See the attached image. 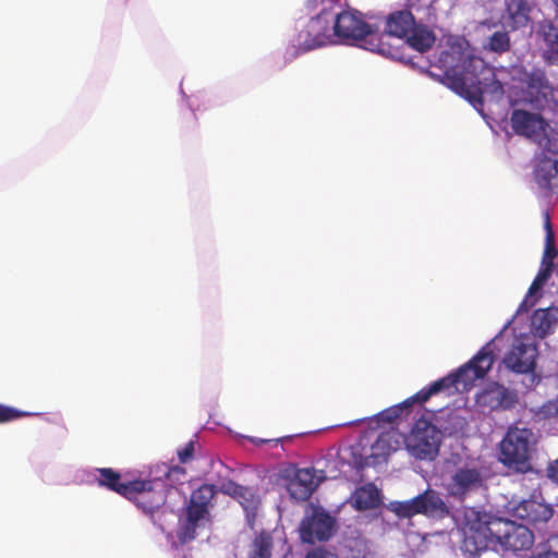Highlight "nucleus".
<instances>
[{"label": "nucleus", "mask_w": 558, "mask_h": 558, "mask_svg": "<svg viewBox=\"0 0 558 558\" xmlns=\"http://www.w3.org/2000/svg\"><path fill=\"white\" fill-rule=\"evenodd\" d=\"M439 61L446 68L445 84L473 105H482L483 95L487 92L504 94V86L496 78L493 68L482 58L452 47L441 52Z\"/></svg>", "instance_id": "obj_1"}, {"label": "nucleus", "mask_w": 558, "mask_h": 558, "mask_svg": "<svg viewBox=\"0 0 558 558\" xmlns=\"http://www.w3.org/2000/svg\"><path fill=\"white\" fill-rule=\"evenodd\" d=\"M495 348L494 340H490L470 361L427 388L421 389L415 398L427 401L433 395L452 387L457 391H469L477 379L484 378L490 371L496 359Z\"/></svg>", "instance_id": "obj_2"}, {"label": "nucleus", "mask_w": 558, "mask_h": 558, "mask_svg": "<svg viewBox=\"0 0 558 558\" xmlns=\"http://www.w3.org/2000/svg\"><path fill=\"white\" fill-rule=\"evenodd\" d=\"M332 38L337 37L340 41L347 44L363 43V47L369 51L389 58H399V52L389 43L384 41V36H379L372 29L359 11H342L333 19Z\"/></svg>", "instance_id": "obj_3"}, {"label": "nucleus", "mask_w": 558, "mask_h": 558, "mask_svg": "<svg viewBox=\"0 0 558 558\" xmlns=\"http://www.w3.org/2000/svg\"><path fill=\"white\" fill-rule=\"evenodd\" d=\"M484 485L483 472L474 462L465 461L459 454L447 460L444 488L448 498L462 504Z\"/></svg>", "instance_id": "obj_4"}, {"label": "nucleus", "mask_w": 558, "mask_h": 558, "mask_svg": "<svg viewBox=\"0 0 558 558\" xmlns=\"http://www.w3.org/2000/svg\"><path fill=\"white\" fill-rule=\"evenodd\" d=\"M533 432L526 427L511 426L500 442V461L519 473L532 470L530 446Z\"/></svg>", "instance_id": "obj_5"}, {"label": "nucleus", "mask_w": 558, "mask_h": 558, "mask_svg": "<svg viewBox=\"0 0 558 558\" xmlns=\"http://www.w3.org/2000/svg\"><path fill=\"white\" fill-rule=\"evenodd\" d=\"M487 531L492 539L505 551H526L535 542V536L527 526L511 520H494L488 524Z\"/></svg>", "instance_id": "obj_6"}, {"label": "nucleus", "mask_w": 558, "mask_h": 558, "mask_svg": "<svg viewBox=\"0 0 558 558\" xmlns=\"http://www.w3.org/2000/svg\"><path fill=\"white\" fill-rule=\"evenodd\" d=\"M407 450L418 460H434L441 445V432L429 421L420 417L404 438Z\"/></svg>", "instance_id": "obj_7"}, {"label": "nucleus", "mask_w": 558, "mask_h": 558, "mask_svg": "<svg viewBox=\"0 0 558 558\" xmlns=\"http://www.w3.org/2000/svg\"><path fill=\"white\" fill-rule=\"evenodd\" d=\"M330 22L331 20L326 11H322L315 17H312L299 32L291 57L296 58L300 54L333 44Z\"/></svg>", "instance_id": "obj_8"}, {"label": "nucleus", "mask_w": 558, "mask_h": 558, "mask_svg": "<svg viewBox=\"0 0 558 558\" xmlns=\"http://www.w3.org/2000/svg\"><path fill=\"white\" fill-rule=\"evenodd\" d=\"M168 484L163 478L134 480L126 499L146 514H154L167 500Z\"/></svg>", "instance_id": "obj_9"}, {"label": "nucleus", "mask_w": 558, "mask_h": 558, "mask_svg": "<svg viewBox=\"0 0 558 558\" xmlns=\"http://www.w3.org/2000/svg\"><path fill=\"white\" fill-rule=\"evenodd\" d=\"M337 522L324 509L315 508L310 515H305L300 524V538L303 543L315 544L326 542L336 532Z\"/></svg>", "instance_id": "obj_10"}, {"label": "nucleus", "mask_w": 558, "mask_h": 558, "mask_svg": "<svg viewBox=\"0 0 558 558\" xmlns=\"http://www.w3.org/2000/svg\"><path fill=\"white\" fill-rule=\"evenodd\" d=\"M519 398L515 390L497 383L488 381L476 393L475 402L482 409L490 411L511 410L518 403Z\"/></svg>", "instance_id": "obj_11"}, {"label": "nucleus", "mask_w": 558, "mask_h": 558, "mask_svg": "<svg viewBox=\"0 0 558 558\" xmlns=\"http://www.w3.org/2000/svg\"><path fill=\"white\" fill-rule=\"evenodd\" d=\"M510 121L515 134L522 135L535 144L549 128L548 123L541 114L522 109H514L511 113Z\"/></svg>", "instance_id": "obj_12"}, {"label": "nucleus", "mask_w": 558, "mask_h": 558, "mask_svg": "<svg viewBox=\"0 0 558 558\" xmlns=\"http://www.w3.org/2000/svg\"><path fill=\"white\" fill-rule=\"evenodd\" d=\"M513 514L541 532L547 527L548 522L553 519L554 509L545 502L527 499L522 500L513 509Z\"/></svg>", "instance_id": "obj_13"}, {"label": "nucleus", "mask_w": 558, "mask_h": 558, "mask_svg": "<svg viewBox=\"0 0 558 558\" xmlns=\"http://www.w3.org/2000/svg\"><path fill=\"white\" fill-rule=\"evenodd\" d=\"M537 348L533 343L517 341L506 354L504 364L518 374H527L536 366Z\"/></svg>", "instance_id": "obj_14"}, {"label": "nucleus", "mask_w": 558, "mask_h": 558, "mask_svg": "<svg viewBox=\"0 0 558 558\" xmlns=\"http://www.w3.org/2000/svg\"><path fill=\"white\" fill-rule=\"evenodd\" d=\"M409 8L410 9L395 11L387 16L385 34H379V36H384V41L390 36L400 39L405 38L411 29L414 28L416 21L411 11L414 9V4L411 1Z\"/></svg>", "instance_id": "obj_15"}, {"label": "nucleus", "mask_w": 558, "mask_h": 558, "mask_svg": "<svg viewBox=\"0 0 558 558\" xmlns=\"http://www.w3.org/2000/svg\"><path fill=\"white\" fill-rule=\"evenodd\" d=\"M520 83L527 94L535 99H547L553 94V87L542 69L522 70L519 75Z\"/></svg>", "instance_id": "obj_16"}, {"label": "nucleus", "mask_w": 558, "mask_h": 558, "mask_svg": "<svg viewBox=\"0 0 558 558\" xmlns=\"http://www.w3.org/2000/svg\"><path fill=\"white\" fill-rule=\"evenodd\" d=\"M318 485L315 471L312 469H300L289 482L288 490L290 496L299 501L307 500Z\"/></svg>", "instance_id": "obj_17"}, {"label": "nucleus", "mask_w": 558, "mask_h": 558, "mask_svg": "<svg viewBox=\"0 0 558 558\" xmlns=\"http://www.w3.org/2000/svg\"><path fill=\"white\" fill-rule=\"evenodd\" d=\"M209 515V509L189 504L185 512V520L181 524L178 537L181 543H186L196 537V530L201 521Z\"/></svg>", "instance_id": "obj_18"}, {"label": "nucleus", "mask_w": 558, "mask_h": 558, "mask_svg": "<svg viewBox=\"0 0 558 558\" xmlns=\"http://www.w3.org/2000/svg\"><path fill=\"white\" fill-rule=\"evenodd\" d=\"M531 7L526 0H506L504 21L512 31L527 26Z\"/></svg>", "instance_id": "obj_19"}, {"label": "nucleus", "mask_w": 558, "mask_h": 558, "mask_svg": "<svg viewBox=\"0 0 558 558\" xmlns=\"http://www.w3.org/2000/svg\"><path fill=\"white\" fill-rule=\"evenodd\" d=\"M226 492L240 502L246 512L248 521L253 524L259 505V499L253 489L234 482H229L226 485Z\"/></svg>", "instance_id": "obj_20"}, {"label": "nucleus", "mask_w": 558, "mask_h": 558, "mask_svg": "<svg viewBox=\"0 0 558 558\" xmlns=\"http://www.w3.org/2000/svg\"><path fill=\"white\" fill-rule=\"evenodd\" d=\"M535 181L541 189L558 190V160L544 157L538 160L535 171Z\"/></svg>", "instance_id": "obj_21"}, {"label": "nucleus", "mask_w": 558, "mask_h": 558, "mask_svg": "<svg viewBox=\"0 0 558 558\" xmlns=\"http://www.w3.org/2000/svg\"><path fill=\"white\" fill-rule=\"evenodd\" d=\"M418 499L420 514L439 518L449 514V509L437 490L428 488L418 495Z\"/></svg>", "instance_id": "obj_22"}, {"label": "nucleus", "mask_w": 558, "mask_h": 558, "mask_svg": "<svg viewBox=\"0 0 558 558\" xmlns=\"http://www.w3.org/2000/svg\"><path fill=\"white\" fill-rule=\"evenodd\" d=\"M98 476L96 481L99 486L106 487L107 489L119 494L120 496L126 498L132 488L131 482H122L121 473L114 471L111 468H100L97 469Z\"/></svg>", "instance_id": "obj_23"}, {"label": "nucleus", "mask_w": 558, "mask_h": 558, "mask_svg": "<svg viewBox=\"0 0 558 558\" xmlns=\"http://www.w3.org/2000/svg\"><path fill=\"white\" fill-rule=\"evenodd\" d=\"M558 322V308L547 307L534 312L532 316V327L535 333L544 338L551 332L554 326Z\"/></svg>", "instance_id": "obj_24"}, {"label": "nucleus", "mask_w": 558, "mask_h": 558, "mask_svg": "<svg viewBox=\"0 0 558 558\" xmlns=\"http://www.w3.org/2000/svg\"><path fill=\"white\" fill-rule=\"evenodd\" d=\"M435 40L434 33L427 26L420 23H416L410 34L405 36V43L420 52L430 49Z\"/></svg>", "instance_id": "obj_25"}, {"label": "nucleus", "mask_w": 558, "mask_h": 558, "mask_svg": "<svg viewBox=\"0 0 558 558\" xmlns=\"http://www.w3.org/2000/svg\"><path fill=\"white\" fill-rule=\"evenodd\" d=\"M414 402L423 403L424 401H421L420 399L415 398V395L403 402L392 405L380 413L377 414L376 418L378 423H395L398 420H404L408 418L410 413L412 412V407Z\"/></svg>", "instance_id": "obj_26"}, {"label": "nucleus", "mask_w": 558, "mask_h": 558, "mask_svg": "<svg viewBox=\"0 0 558 558\" xmlns=\"http://www.w3.org/2000/svg\"><path fill=\"white\" fill-rule=\"evenodd\" d=\"M380 494L374 484H366L356 489L354 494V506L357 510H369L378 507Z\"/></svg>", "instance_id": "obj_27"}, {"label": "nucleus", "mask_w": 558, "mask_h": 558, "mask_svg": "<svg viewBox=\"0 0 558 558\" xmlns=\"http://www.w3.org/2000/svg\"><path fill=\"white\" fill-rule=\"evenodd\" d=\"M543 37L547 46L545 51L546 62L551 65H558V26L551 23L544 26Z\"/></svg>", "instance_id": "obj_28"}, {"label": "nucleus", "mask_w": 558, "mask_h": 558, "mask_svg": "<svg viewBox=\"0 0 558 558\" xmlns=\"http://www.w3.org/2000/svg\"><path fill=\"white\" fill-rule=\"evenodd\" d=\"M274 539L270 533L262 531L252 542L250 558H271Z\"/></svg>", "instance_id": "obj_29"}, {"label": "nucleus", "mask_w": 558, "mask_h": 558, "mask_svg": "<svg viewBox=\"0 0 558 558\" xmlns=\"http://www.w3.org/2000/svg\"><path fill=\"white\" fill-rule=\"evenodd\" d=\"M390 510L401 519H410L420 514L418 495L409 500L390 502Z\"/></svg>", "instance_id": "obj_30"}, {"label": "nucleus", "mask_w": 558, "mask_h": 558, "mask_svg": "<svg viewBox=\"0 0 558 558\" xmlns=\"http://www.w3.org/2000/svg\"><path fill=\"white\" fill-rule=\"evenodd\" d=\"M216 493L217 490L215 485L203 484L192 492L189 504L209 509L210 501Z\"/></svg>", "instance_id": "obj_31"}, {"label": "nucleus", "mask_w": 558, "mask_h": 558, "mask_svg": "<svg viewBox=\"0 0 558 558\" xmlns=\"http://www.w3.org/2000/svg\"><path fill=\"white\" fill-rule=\"evenodd\" d=\"M488 50L496 53H504L510 49V37L507 32L497 31L488 38L485 46Z\"/></svg>", "instance_id": "obj_32"}, {"label": "nucleus", "mask_w": 558, "mask_h": 558, "mask_svg": "<svg viewBox=\"0 0 558 558\" xmlns=\"http://www.w3.org/2000/svg\"><path fill=\"white\" fill-rule=\"evenodd\" d=\"M543 266L544 267H542L538 270L536 277L534 278V280L532 281V283H531V286L529 288L527 298L535 295L543 288V286L546 283V281L550 277L551 268H553V262L551 260L546 262L545 258H544L543 259Z\"/></svg>", "instance_id": "obj_33"}, {"label": "nucleus", "mask_w": 558, "mask_h": 558, "mask_svg": "<svg viewBox=\"0 0 558 558\" xmlns=\"http://www.w3.org/2000/svg\"><path fill=\"white\" fill-rule=\"evenodd\" d=\"M536 144L542 150L558 155V133L553 131L548 132L547 129Z\"/></svg>", "instance_id": "obj_34"}, {"label": "nucleus", "mask_w": 558, "mask_h": 558, "mask_svg": "<svg viewBox=\"0 0 558 558\" xmlns=\"http://www.w3.org/2000/svg\"><path fill=\"white\" fill-rule=\"evenodd\" d=\"M535 416L538 420H549L558 416V401L549 400L542 404L536 411Z\"/></svg>", "instance_id": "obj_35"}, {"label": "nucleus", "mask_w": 558, "mask_h": 558, "mask_svg": "<svg viewBox=\"0 0 558 558\" xmlns=\"http://www.w3.org/2000/svg\"><path fill=\"white\" fill-rule=\"evenodd\" d=\"M485 548H486L485 542L483 539H481L477 543L475 535H466L463 541V544H462V549L465 553H469L470 557H474V556L478 555Z\"/></svg>", "instance_id": "obj_36"}, {"label": "nucleus", "mask_w": 558, "mask_h": 558, "mask_svg": "<svg viewBox=\"0 0 558 558\" xmlns=\"http://www.w3.org/2000/svg\"><path fill=\"white\" fill-rule=\"evenodd\" d=\"M185 476V470L181 466H172L168 470V472L165 474L166 483L169 486H172L175 483H181L182 478Z\"/></svg>", "instance_id": "obj_37"}, {"label": "nucleus", "mask_w": 558, "mask_h": 558, "mask_svg": "<svg viewBox=\"0 0 558 558\" xmlns=\"http://www.w3.org/2000/svg\"><path fill=\"white\" fill-rule=\"evenodd\" d=\"M26 413L14 408L0 404V423L10 422L24 416Z\"/></svg>", "instance_id": "obj_38"}, {"label": "nucleus", "mask_w": 558, "mask_h": 558, "mask_svg": "<svg viewBox=\"0 0 558 558\" xmlns=\"http://www.w3.org/2000/svg\"><path fill=\"white\" fill-rule=\"evenodd\" d=\"M545 227L547 229V234H546V255H548V256H550L553 258L556 255V250L554 247V232H553V229H551L549 216H546Z\"/></svg>", "instance_id": "obj_39"}, {"label": "nucleus", "mask_w": 558, "mask_h": 558, "mask_svg": "<svg viewBox=\"0 0 558 558\" xmlns=\"http://www.w3.org/2000/svg\"><path fill=\"white\" fill-rule=\"evenodd\" d=\"M539 550L546 555H555L558 558V535L549 536L545 544L541 545Z\"/></svg>", "instance_id": "obj_40"}, {"label": "nucleus", "mask_w": 558, "mask_h": 558, "mask_svg": "<svg viewBox=\"0 0 558 558\" xmlns=\"http://www.w3.org/2000/svg\"><path fill=\"white\" fill-rule=\"evenodd\" d=\"M194 446V441L190 440L182 449L178 450V457L181 463H186L193 459Z\"/></svg>", "instance_id": "obj_41"}, {"label": "nucleus", "mask_w": 558, "mask_h": 558, "mask_svg": "<svg viewBox=\"0 0 558 558\" xmlns=\"http://www.w3.org/2000/svg\"><path fill=\"white\" fill-rule=\"evenodd\" d=\"M305 558H340L338 555L323 549V548H315L308 551L305 556Z\"/></svg>", "instance_id": "obj_42"}, {"label": "nucleus", "mask_w": 558, "mask_h": 558, "mask_svg": "<svg viewBox=\"0 0 558 558\" xmlns=\"http://www.w3.org/2000/svg\"><path fill=\"white\" fill-rule=\"evenodd\" d=\"M547 476L558 483V459L550 462L548 468H547Z\"/></svg>", "instance_id": "obj_43"}, {"label": "nucleus", "mask_w": 558, "mask_h": 558, "mask_svg": "<svg viewBox=\"0 0 558 558\" xmlns=\"http://www.w3.org/2000/svg\"><path fill=\"white\" fill-rule=\"evenodd\" d=\"M529 558H556L555 555H546L545 553H542L541 550H537L535 554L531 555Z\"/></svg>", "instance_id": "obj_44"}, {"label": "nucleus", "mask_w": 558, "mask_h": 558, "mask_svg": "<svg viewBox=\"0 0 558 558\" xmlns=\"http://www.w3.org/2000/svg\"><path fill=\"white\" fill-rule=\"evenodd\" d=\"M316 1H317V0H308V1H307L308 7L314 5V4L316 3Z\"/></svg>", "instance_id": "obj_45"}, {"label": "nucleus", "mask_w": 558, "mask_h": 558, "mask_svg": "<svg viewBox=\"0 0 558 558\" xmlns=\"http://www.w3.org/2000/svg\"><path fill=\"white\" fill-rule=\"evenodd\" d=\"M383 441H385V438H384V436H380V437L378 438V440H377V445H379V444H380V442H383Z\"/></svg>", "instance_id": "obj_46"}, {"label": "nucleus", "mask_w": 558, "mask_h": 558, "mask_svg": "<svg viewBox=\"0 0 558 558\" xmlns=\"http://www.w3.org/2000/svg\"><path fill=\"white\" fill-rule=\"evenodd\" d=\"M554 3L556 5V11H557V14H558V0H554Z\"/></svg>", "instance_id": "obj_47"}]
</instances>
